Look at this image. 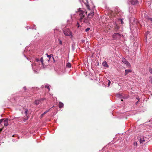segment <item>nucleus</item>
Instances as JSON below:
<instances>
[{
  "label": "nucleus",
  "mask_w": 152,
  "mask_h": 152,
  "mask_svg": "<svg viewBox=\"0 0 152 152\" xmlns=\"http://www.w3.org/2000/svg\"><path fill=\"white\" fill-rule=\"evenodd\" d=\"M79 1L83 7L85 6L88 10H94L95 7L91 0H79Z\"/></svg>",
  "instance_id": "f257e3e1"
},
{
  "label": "nucleus",
  "mask_w": 152,
  "mask_h": 152,
  "mask_svg": "<svg viewBox=\"0 0 152 152\" xmlns=\"http://www.w3.org/2000/svg\"><path fill=\"white\" fill-rule=\"evenodd\" d=\"M82 11L83 10H79V12L80 16V18L79 20V22H82L83 21V22L85 23H89L90 19L87 17L86 18L84 19L85 17V15L84 14L85 13V11Z\"/></svg>",
  "instance_id": "f03ea898"
},
{
  "label": "nucleus",
  "mask_w": 152,
  "mask_h": 152,
  "mask_svg": "<svg viewBox=\"0 0 152 152\" xmlns=\"http://www.w3.org/2000/svg\"><path fill=\"white\" fill-rule=\"evenodd\" d=\"M3 125L6 126L8 125V119L4 118L0 120V127L2 126Z\"/></svg>",
  "instance_id": "7ed1b4c3"
},
{
  "label": "nucleus",
  "mask_w": 152,
  "mask_h": 152,
  "mask_svg": "<svg viewBox=\"0 0 152 152\" xmlns=\"http://www.w3.org/2000/svg\"><path fill=\"white\" fill-rule=\"evenodd\" d=\"M64 33L66 36H72V33L69 28H66L64 30Z\"/></svg>",
  "instance_id": "20e7f679"
},
{
  "label": "nucleus",
  "mask_w": 152,
  "mask_h": 152,
  "mask_svg": "<svg viewBox=\"0 0 152 152\" xmlns=\"http://www.w3.org/2000/svg\"><path fill=\"white\" fill-rule=\"evenodd\" d=\"M113 38L114 40H119L121 38V35L118 33H115L113 35Z\"/></svg>",
  "instance_id": "39448f33"
},
{
  "label": "nucleus",
  "mask_w": 152,
  "mask_h": 152,
  "mask_svg": "<svg viewBox=\"0 0 152 152\" xmlns=\"http://www.w3.org/2000/svg\"><path fill=\"white\" fill-rule=\"evenodd\" d=\"M35 61L37 62H39V64H40L41 63V64H42L43 66H44L43 63V58L42 57H41V58L40 60L38 58L36 59Z\"/></svg>",
  "instance_id": "423d86ee"
},
{
  "label": "nucleus",
  "mask_w": 152,
  "mask_h": 152,
  "mask_svg": "<svg viewBox=\"0 0 152 152\" xmlns=\"http://www.w3.org/2000/svg\"><path fill=\"white\" fill-rule=\"evenodd\" d=\"M44 99H45L44 98H42L41 99L36 100L34 103L36 105H38Z\"/></svg>",
  "instance_id": "0eeeda50"
},
{
  "label": "nucleus",
  "mask_w": 152,
  "mask_h": 152,
  "mask_svg": "<svg viewBox=\"0 0 152 152\" xmlns=\"http://www.w3.org/2000/svg\"><path fill=\"white\" fill-rule=\"evenodd\" d=\"M94 14V12L92 11L91 12H89L88 13V17L90 19L93 16Z\"/></svg>",
  "instance_id": "6e6552de"
},
{
  "label": "nucleus",
  "mask_w": 152,
  "mask_h": 152,
  "mask_svg": "<svg viewBox=\"0 0 152 152\" xmlns=\"http://www.w3.org/2000/svg\"><path fill=\"white\" fill-rule=\"evenodd\" d=\"M122 62L125 64L126 65L128 66H130V64L129 63V62L127 61L126 59L124 58H123L122 59Z\"/></svg>",
  "instance_id": "1a4fd4ad"
},
{
  "label": "nucleus",
  "mask_w": 152,
  "mask_h": 152,
  "mask_svg": "<svg viewBox=\"0 0 152 152\" xmlns=\"http://www.w3.org/2000/svg\"><path fill=\"white\" fill-rule=\"evenodd\" d=\"M130 1L132 5L136 4L138 2L137 0H130Z\"/></svg>",
  "instance_id": "9d476101"
},
{
  "label": "nucleus",
  "mask_w": 152,
  "mask_h": 152,
  "mask_svg": "<svg viewBox=\"0 0 152 152\" xmlns=\"http://www.w3.org/2000/svg\"><path fill=\"white\" fill-rule=\"evenodd\" d=\"M24 109L25 110V114L26 115L25 117H27L26 119H28V109L27 108H24Z\"/></svg>",
  "instance_id": "9b49d317"
},
{
  "label": "nucleus",
  "mask_w": 152,
  "mask_h": 152,
  "mask_svg": "<svg viewBox=\"0 0 152 152\" xmlns=\"http://www.w3.org/2000/svg\"><path fill=\"white\" fill-rule=\"evenodd\" d=\"M145 141L144 138L143 137H141L140 139V143L143 144Z\"/></svg>",
  "instance_id": "f8f14e48"
},
{
  "label": "nucleus",
  "mask_w": 152,
  "mask_h": 152,
  "mask_svg": "<svg viewBox=\"0 0 152 152\" xmlns=\"http://www.w3.org/2000/svg\"><path fill=\"white\" fill-rule=\"evenodd\" d=\"M46 55L48 57V58H49V60L48 61H49L50 60V58H51V57H53V54H50V55H48V53H46Z\"/></svg>",
  "instance_id": "ddd939ff"
},
{
  "label": "nucleus",
  "mask_w": 152,
  "mask_h": 152,
  "mask_svg": "<svg viewBox=\"0 0 152 152\" xmlns=\"http://www.w3.org/2000/svg\"><path fill=\"white\" fill-rule=\"evenodd\" d=\"M58 107L60 108L63 107L64 104L62 102H59V103Z\"/></svg>",
  "instance_id": "4468645a"
},
{
  "label": "nucleus",
  "mask_w": 152,
  "mask_h": 152,
  "mask_svg": "<svg viewBox=\"0 0 152 152\" xmlns=\"http://www.w3.org/2000/svg\"><path fill=\"white\" fill-rule=\"evenodd\" d=\"M131 72H132V70L130 69L125 70V75H127L128 74V73Z\"/></svg>",
  "instance_id": "2eb2a0df"
},
{
  "label": "nucleus",
  "mask_w": 152,
  "mask_h": 152,
  "mask_svg": "<svg viewBox=\"0 0 152 152\" xmlns=\"http://www.w3.org/2000/svg\"><path fill=\"white\" fill-rule=\"evenodd\" d=\"M102 65L106 67H108V65L107 64V63L106 61H104Z\"/></svg>",
  "instance_id": "dca6fc26"
},
{
  "label": "nucleus",
  "mask_w": 152,
  "mask_h": 152,
  "mask_svg": "<svg viewBox=\"0 0 152 152\" xmlns=\"http://www.w3.org/2000/svg\"><path fill=\"white\" fill-rule=\"evenodd\" d=\"M66 67H68L69 68H70L71 67V64L70 63H69V62H68L66 63Z\"/></svg>",
  "instance_id": "f3484780"
},
{
  "label": "nucleus",
  "mask_w": 152,
  "mask_h": 152,
  "mask_svg": "<svg viewBox=\"0 0 152 152\" xmlns=\"http://www.w3.org/2000/svg\"><path fill=\"white\" fill-rule=\"evenodd\" d=\"M117 97H119L120 98H122L123 96L122 95V94H118L116 95Z\"/></svg>",
  "instance_id": "a211bd4d"
},
{
  "label": "nucleus",
  "mask_w": 152,
  "mask_h": 152,
  "mask_svg": "<svg viewBox=\"0 0 152 152\" xmlns=\"http://www.w3.org/2000/svg\"><path fill=\"white\" fill-rule=\"evenodd\" d=\"M29 28L31 29H36V27L35 25H34L33 27H29Z\"/></svg>",
  "instance_id": "6ab92c4d"
},
{
  "label": "nucleus",
  "mask_w": 152,
  "mask_h": 152,
  "mask_svg": "<svg viewBox=\"0 0 152 152\" xmlns=\"http://www.w3.org/2000/svg\"><path fill=\"white\" fill-rule=\"evenodd\" d=\"M149 82H150L151 83V84H152V77H149Z\"/></svg>",
  "instance_id": "aec40b11"
},
{
  "label": "nucleus",
  "mask_w": 152,
  "mask_h": 152,
  "mask_svg": "<svg viewBox=\"0 0 152 152\" xmlns=\"http://www.w3.org/2000/svg\"><path fill=\"white\" fill-rule=\"evenodd\" d=\"M45 87L48 89V91H49L50 90V88L49 86L46 85L45 86Z\"/></svg>",
  "instance_id": "412c9836"
},
{
  "label": "nucleus",
  "mask_w": 152,
  "mask_h": 152,
  "mask_svg": "<svg viewBox=\"0 0 152 152\" xmlns=\"http://www.w3.org/2000/svg\"><path fill=\"white\" fill-rule=\"evenodd\" d=\"M51 108L49 109V110L46 111H45L44 113H43V114H46V113H47L50 110V109Z\"/></svg>",
  "instance_id": "4be33fe9"
},
{
  "label": "nucleus",
  "mask_w": 152,
  "mask_h": 152,
  "mask_svg": "<svg viewBox=\"0 0 152 152\" xmlns=\"http://www.w3.org/2000/svg\"><path fill=\"white\" fill-rule=\"evenodd\" d=\"M137 143L136 142H134L133 143V145L135 146H137Z\"/></svg>",
  "instance_id": "5701e85b"
},
{
  "label": "nucleus",
  "mask_w": 152,
  "mask_h": 152,
  "mask_svg": "<svg viewBox=\"0 0 152 152\" xmlns=\"http://www.w3.org/2000/svg\"><path fill=\"white\" fill-rule=\"evenodd\" d=\"M90 30V28L88 27L87 28H86L85 30V31L86 32H87L88 31H89Z\"/></svg>",
  "instance_id": "b1692460"
},
{
  "label": "nucleus",
  "mask_w": 152,
  "mask_h": 152,
  "mask_svg": "<svg viewBox=\"0 0 152 152\" xmlns=\"http://www.w3.org/2000/svg\"><path fill=\"white\" fill-rule=\"evenodd\" d=\"M58 41L59 42V44L61 45H62V41L60 39H58Z\"/></svg>",
  "instance_id": "393cba45"
},
{
  "label": "nucleus",
  "mask_w": 152,
  "mask_h": 152,
  "mask_svg": "<svg viewBox=\"0 0 152 152\" xmlns=\"http://www.w3.org/2000/svg\"><path fill=\"white\" fill-rule=\"evenodd\" d=\"M76 26L77 27V28H79L80 27V25L78 22L76 24Z\"/></svg>",
  "instance_id": "a878e982"
},
{
  "label": "nucleus",
  "mask_w": 152,
  "mask_h": 152,
  "mask_svg": "<svg viewBox=\"0 0 152 152\" xmlns=\"http://www.w3.org/2000/svg\"><path fill=\"white\" fill-rule=\"evenodd\" d=\"M149 72L151 73L152 74V69L150 68L149 69Z\"/></svg>",
  "instance_id": "bb28decb"
},
{
  "label": "nucleus",
  "mask_w": 152,
  "mask_h": 152,
  "mask_svg": "<svg viewBox=\"0 0 152 152\" xmlns=\"http://www.w3.org/2000/svg\"><path fill=\"white\" fill-rule=\"evenodd\" d=\"M149 32L148 31L146 33H145V35L146 37V38L147 37L148 35V34H149Z\"/></svg>",
  "instance_id": "cd10ccee"
},
{
  "label": "nucleus",
  "mask_w": 152,
  "mask_h": 152,
  "mask_svg": "<svg viewBox=\"0 0 152 152\" xmlns=\"http://www.w3.org/2000/svg\"><path fill=\"white\" fill-rule=\"evenodd\" d=\"M120 21L121 22V23L122 24L123 23V19H120Z\"/></svg>",
  "instance_id": "c85d7f7f"
},
{
  "label": "nucleus",
  "mask_w": 152,
  "mask_h": 152,
  "mask_svg": "<svg viewBox=\"0 0 152 152\" xmlns=\"http://www.w3.org/2000/svg\"><path fill=\"white\" fill-rule=\"evenodd\" d=\"M23 89H24L25 91H26V86H24L23 87Z\"/></svg>",
  "instance_id": "c756f323"
},
{
  "label": "nucleus",
  "mask_w": 152,
  "mask_h": 152,
  "mask_svg": "<svg viewBox=\"0 0 152 152\" xmlns=\"http://www.w3.org/2000/svg\"><path fill=\"white\" fill-rule=\"evenodd\" d=\"M26 118H23V121L24 122H25L26 120H27L28 119H27V117H26Z\"/></svg>",
  "instance_id": "7c9ffc66"
},
{
  "label": "nucleus",
  "mask_w": 152,
  "mask_h": 152,
  "mask_svg": "<svg viewBox=\"0 0 152 152\" xmlns=\"http://www.w3.org/2000/svg\"><path fill=\"white\" fill-rule=\"evenodd\" d=\"M148 19L152 23V18H150Z\"/></svg>",
  "instance_id": "2f4dec72"
},
{
  "label": "nucleus",
  "mask_w": 152,
  "mask_h": 152,
  "mask_svg": "<svg viewBox=\"0 0 152 152\" xmlns=\"http://www.w3.org/2000/svg\"><path fill=\"white\" fill-rule=\"evenodd\" d=\"M3 128H4V127H2V126L1 127V129L0 128V132H1V131H2Z\"/></svg>",
  "instance_id": "473e14b6"
},
{
  "label": "nucleus",
  "mask_w": 152,
  "mask_h": 152,
  "mask_svg": "<svg viewBox=\"0 0 152 152\" xmlns=\"http://www.w3.org/2000/svg\"><path fill=\"white\" fill-rule=\"evenodd\" d=\"M114 9L115 10H118V7H115V8H114Z\"/></svg>",
  "instance_id": "72a5a7b5"
},
{
  "label": "nucleus",
  "mask_w": 152,
  "mask_h": 152,
  "mask_svg": "<svg viewBox=\"0 0 152 152\" xmlns=\"http://www.w3.org/2000/svg\"><path fill=\"white\" fill-rule=\"evenodd\" d=\"M31 65L32 66H33L35 65V64H31Z\"/></svg>",
  "instance_id": "f704fd0d"
},
{
  "label": "nucleus",
  "mask_w": 152,
  "mask_h": 152,
  "mask_svg": "<svg viewBox=\"0 0 152 152\" xmlns=\"http://www.w3.org/2000/svg\"><path fill=\"white\" fill-rule=\"evenodd\" d=\"M105 9H107V10L108 9H109V7H107V6H106V7L105 8Z\"/></svg>",
  "instance_id": "c9c22d12"
},
{
  "label": "nucleus",
  "mask_w": 152,
  "mask_h": 152,
  "mask_svg": "<svg viewBox=\"0 0 152 152\" xmlns=\"http://www.w3.org/2000/svg\"><path fill=\"white\" fill-rule=\"evenodd\" d=\"M44 115V114H43V113L41 114V116L42 117Z\"/></svg>",
  "instance_id": "e433bc0d"
},
{
  "label": "nucleus",
  "mask_w": 152,
  "mask_h": 152,
  "mask_svg": "<svg viewBox=\"0 0 152 152\" xmlns=\"http://www.w3.org/2000/svg\"><path fill=\"white\" fill-rule=\"evenodd\" d=\"M53 61H54V62H55V60L54 59V57H53Z\"/></svg>",
  "instance_id": "4c0bfd02"
},
{
  "label": "nucleus",
  "mask_w": 152,
  "mask_h": 152,
  "mask_svg": "<svg viewBox=\"0 0 152 152\" xmlns=\"http://www.w3.org/2000/svg\"><path fill=\"white\" fill-rule=\"evenodd\" d=\"M117 29H118L119 28V27L117 26Z\"/></svg>",
  "instance_id": "58836bf2"
},
{
  "label": "nucleus",
  "mask_w": 152,
  "mask_h": 152,
  "mask_svg": "<svg viewBox=\"0 0 152 152\" xmlns=\"http://www.w3.org/2000/svg\"><path fill=\"white\" fill-rule=\"evenodd\" d=\"M87 12H87V11L85 13L86 14V15H87Z\"/></svg>",
  "instance_id": "ea45409f"
},
{
  "label": "nucleus",
  "mask_w": 152,
  "mask_h": 152,
  "mask_svg": "<svg viewBox=\"0 0 152 152\" xmlns=\"http://www.w3.org/2000/svg\"><path fill=\"white\" fill-rule=\"evenodd\" d=\"M81 8H79V9H77V10H81Z\"/></svg>",
  "instance_id": "a19ab883"
},
{
  "label": "nucleus",
  "mask_w": 152,
  "mask_h": 152,
  "mask_svg": "<svg viewBox=\"0 0 152 152\" xmlns=\"http://www.w3.org/2000/svg\"><path fill=\"white\" fill-rule=\"evenodd\" d=\"M15 135L14 134L12 135V137H15Z\"/></svg>",
  "instance_id": "79ce46f5"
},
{
  "label": "nucleus",
  "mask_w": 152,
  "mask_h": 152,
  "mask_svg": "<svg viewBox=\"0 0 152 152\" xmlns=\"http://www.w3.org/2000/svg\"><path fill=\"white\" fill-rule=\"evenodd\" d=\"M110 81H109V83H108V84H110Z\"/></svg>",
  "instance_id": "37998d69"
},
{
  "label": "nucleus",
  "mask_w": 152,
  "mask_h": 152,
  "mask_svg": "<svg viewBox=\"0 0 152 152\" xmlns=\"http://www.w3.org/2000/svg\"><path fill=\"white\" fill-rule=\"evenodd\" d=\"M54 107V106H53L52 107Z\"/></svg>",
  "instance_id": "c03bdc74"
},
{
  "label": "nucleus",
  "mask_w": 152,
  "mask_h": 152,
  "mask_svg": "<svg viewBox=\"0 0 152 152\" xmlns=\"http://www.w3.org/2000/svg\"><path fill=\"white\" fill-rule=\"evenodd\" d=\"M121 100V101H123V100L122 99Z\"/></svg>",
  "instance_id": "a18cd8bd"
},
{
  "label": "nucleus",
  "mask_w": 152,
  "mask_h": 152,
  "mask_svg": "<svg viewBox=\"0 0 152 152\" xmlns=\"http://www.w3.org/2000/svg\"><path fill=\"white\" fill-rule=\"evenodd\" d=\"M91 10H88V11H90Z\"/></svg>",
  "instance_id": "49530a36"
}]
</instances>
